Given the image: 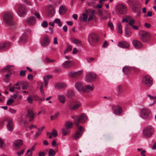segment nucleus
<instances>
[{"instance_id": "f257e3e1", "label": "nucleus", "mask_w": 156, "mask_h": 156, "mask_svg": "<svg viewBox=\"0 0 156 156\" xmlns=\"http://www.w3.org/2000/svg\"><path fill=\"white\" fill-rule=\"evenodd\" d=\"M154 128L150 125L146 126L143 130V135L145 138L150 137L154 134Z\"/></svg>"}, {"instance_id": "f03ea898", "label": "nucleus", "mask_w": 156, "mask_h": 156, "mask_svg": "<svg viewBox=\"0 0 156 156\" xmlns=\"http://www.w3.org/2000/svg\"><path fill=\"white\" fill-rule=\"evenodd\" d=\"M140 115L143 119H148L151 118L152 114L149 109L147 108H143L140 110Z\"/></svg>"}, {"instance_id": "7ed1b4c3", "label": "nucleus", "mask_w": 156, "mask_h": 156, "mask_svg": "<svg viewBox=\"0 0 156 156\" xmlns=\"http://www.w3.org/2000/svg\"><path fill=\"white\" fill-rule=\"evenodd\" d=\"M13 15L11 12H7L5 13L3 16L4 21L6 23L12 25L13 23Z\"/></svg>"}, {"instance_id": "20e7f679", "label": "nucleus", "mask_w": 156, "mask_h": 156, "mask_svg": "<svg viewBox=\"0 0 156 156\" xmlns=\"http://www.w3.org/2000/svg\"><path fill=\"white\" fill-rule=\"evenodd\" d=\"M65 58L67 60L64 61L62 64V67L63 68H68L72 67L74 65V62L72 60V57L71 56H66Z\"/></svg>"}, {"instance_id": "39448f33", "label": "nucleus", "mask_w": 156, "mask_h": 156, "mask_svg": "<svg viewBox=\"0 0 156 156\" xmlns=\"http://www.w3.org/2000/svg\"><path fill=\"white\" fill-rule=\"evenodd\" d=\"M98 40V35L95 33H92L89 35L88 40L89 43L92 45H94Z\"/></svg>"}, {"instance_id": "423d86ee", "label": "nucleus", "mask_w": 156, "mask_h": 156, "mask_svg": "<svg viewBox=\"0 0 156 156\" xmlns=\"http://www.w3.org/2000/svg\"><path fill=\"white\" fill-rule=\"evenodd\" d=\"M116 10L117 13L119 15H124L126 14L127 12L126 7L122 3H119L117 5Z\"/></svg>"}, {"instance_id": "0eeeda50", "label": "nucleus", "mask_w": 156, "mask_h": 156, "mask_svg": "<svg viewBox=\"0 0 156 156\" xmlns=\"http://www.w3.org/2000/svg\"><path fill=\"white\" fill-rule=\"evenodd\" d=\"M139 35L140 39L145 42L148 41L151 37V35L149 32L144 30L140 31Z\"/></svg>"}, {"instance_id": "6e6552de", "label": "nucleus", "mask_w": 156, "mask_h": 156, "mask_svg": "<svg viewBox=\"0 0 156 156\" xmlns=\"http://www.w3.org/2000/svg\"><path fill=\"white\" fill-rule=\"evenodd\" d=\"M74 120V123L78 127L79 122L83 123L87 121V118L86 115L84 114H81L80 116H75L72 117Z\"/></svg>"}, {"instance_id": "1a4fd4ad", "label": "nucleus", "mask_w": 156, "mask_h": 156, "mask_svg": "<svg viewBox=\"0 0 156 156\" xmlns=\"http://www.w3.org/2000/svg\"><path fill=\"white\" fill-rule=\"evenodd\" d=\"M69 108L73 110L78 109L81 106V103L78 101H74L69 103L68 105Z\"/></svg>"}, {"instance_id": "9d476101", "label": "nucleus", "mask_w": 156, "mask_h": 156, "mask_svg": "<svg viewBox=\"0 0 156 156\" xmlns=\"http://www.w3.org/2000/svg\"><path fill=\"white\" fill-rule=\"evenodd\" d=\"M3 123H6V126L9 131L13 130L14 127L13 122L10 119L8 118H5L3 121Z\"/></svg>"}, {"instance_id": "9b49d317", "label": "nucleus", "mask_w": 156, "mask_h": 156, "mask_svg": "<svg viewBox=\"0 0 156 156\" xmlns=\"http://www.w3.org/2000/svg\"><path fill=\"white\" fill-rule=\"evenodd\" d=\"M84 131V129L82 126H79L76 132L73 136V138L76 140L80 138Z\"/></svg>"}, {"instance_id": "f8f14e48", "label": "nucleus", "mask_w": 156, "mask_h": 156, "mask_svg": "<svg viewBox=\"0 0 156 156\" xmlns=\"http://www.w3.org/2000/svg\"><path fill=\"white\" fill-rule=\"evenodd\" d=\"M27 10L26 8L22 5L19 6L17 11V13L20 16H23L26 14Z\"/></svg>"}, {"instance_id": "ddd939ff", "label": "nucleus", "mask_w": 156, "mask_h": 156, "mask_svg": "<svg viewBox=\"0 0 156 156\" xmlns=\"http://www.w3.org/2000/svg\"><path fill=\"white\" fill-rule=\"evenodd\" d=\"M96 75L93 72H89L87 73L86 77V81L89 82L93 81L96 78Z\"/></svg>"}, {"instance_id": "4468645a", "label": "nucleus", "mask_w": 156, "mask_h": 156, "mask_svg": "<svg viewBox=\"0 0 156 156\" xmlns=\"http://www.w3.org/2000/svg\"><path fill=\"white\" fill-rule=\"evenodd\" d=\"M23 144V140L21 139H17L14 141L13 144V148L16 149L20 148Z\"/></svg>"}, {"instance_id": "2eb2a0df", "label": "nucleus", "mask_w": 156, "mask_h": 156, "mask_svg": "<svg viewBox=\"0 0 156 156\" xmlns=\"http://www.w3.org/2000/svg\"><path fill=\"white\" fill-rule=\"evenodd\" d=\"M94 85L91 84L83 86V92L85 93H90L93 91L94 89Z\"/></svg>"}, {"instance_id": "dca6fc26", "label": "nucleus", "mask_w": 156, "mask_h": 156, "mask_svg": "<svg viewBox=\"0 0 156 156\" xmlns=\"http://www.w3.org/2000/svg\"><path fill=\"white\" fill-rule=\"evenodd\" d=\"M143 81L148 86H150L153 84L152 78L148 75L145 76L144 77Z\"/></svg>"}, {"instance_id": "f3484780", "label": "nucleus", "mask_w": 156, "mask_h": 156, "mask_svg": "<svg viewBox=\"0 0 156 156\" xmlns=\"http://www.w3.org/2000/svg\"><path fill=\"white\" fill-rule=\"evenodd\" d=\"M27 35L25 32L20 37L19 42L20 44H24L27 41Z\"/></svg>"}, {"instance_id": "a211bd4d", "label": "nucleus", "mask_w": 156, "mask_h": 156, "mask_svg": "<svg viewBox=\"0 0 156 156\" xmlns=\"http://www.w3.org/2000/svg\"><path fill=\"white\" fill-rule=\"evenodd\" d=\"M132 44L134 47L136 49H140L143 46L142 43L140 41L136 40H134L133 41Z\"/></svg>"}, {"instance_id": "6ab92c4d", "label": "nucleus", "mask_w": 156, "mask_h": 156, "mask_svg": "<svg viewBox=\"0 0 156 156\" xmlns=\"http://www.w3.org/2000/svg\"><path fill=\"white\" fill-rule=\"evenodd\" d=\"M114 113L116 115H120L122 112V108L119 106H114L112 107Z\"/></svg>"}, {"instance_id": "aec40b11", "label": "nucleus", "mask_w": 156, "mask_h": 156, "mask_svg": "<svg viewBox=\"0 0 156 156\" xmlns=\"http://www.w3.org/2000/svg\"><path fill=\"white\" fill-rule=\"evenodd\" d=\"M49 37L48 36H45L41 41V45L43 47H46L49 44Z\"/></svg>"}, {"instance_id": "412c9836", "label": "nucleus", "mask_w": 156, "mask_h": 156, "mask_svg": "<svg viewBox=\"0 0 156 156\" xmlns=\"http://www.w3.org/2000/svg\"><path fill=\"white\" fill-rule=\"evenodd\" d=\"M10 44L8 41L0 43V50L7 48L10 46Z\"/></svg>"}, {"instance_id": "4be33fe9", "label": "nucleus", "mask_w": 156, "mask_h": 156, "mask_svg": "<svg viewBox=\"0 0 156 156\" xmlns=\"http://www.w3.org/2000/svg\"><path fill=\"white\" fill-rule=\"evenodd\" d=\"M75 87L78 91H83V86L82 83L80 82H77L75 84Z\"/></svg>"}, {"instance_id": "5701e85b", "label": "nucleus", "mask_w": 156, "mask_h": 156, "mask_svg": "<svg viewBox=\"0 0 156 156\" xmlns=\"http://www.w3.org/2000/svg\"><path fill=\"white\" fill-rule=\"evenodd\" d=\"M69 40L72 43L75 44L81 45L82 44V42L80 40L74 37L70 38Z\"/></svg>"}, {"instance_id": "b1692460", "label": "nucleus", "mask_w": 156, "mask_h": 156, "mask_svg": "<svg viewBox=\"0 0 156 156\" xmlns=\"http://www.w3.org/2000/svg\"><path fill=\"white\" fill-rule=\"evenodd\" d=\"M27 22L30 25H33L36 23V19L34 17H31L26 20Z\"/></svg>"}, {"instance_id": "393cba45", "label": "nucleus", "mask_w": 156, "mask_h": 156, "mask_svg": "<svg viewBox=\"0 0 156 156\" xmlns=\"http://www.w3.org/2000/svg\"><path fill=\"white\" fill-rule=\"evenodd\" d=\"M118 46L122 48H127L129 47V45L126 41H120L119 42Z\"/></svg>"}, {"instance_id": "a878e982", "label": "nucleus", "mask_w": 156, "mask_h": 156, "mask_svg": "<svg viewBox=\"0 0 156 156\" xmlns=\"http://www.w3.org/2000/svg\"><path fill=\"white\" fill-rule=\"evenodd\" d=\"M38 86L40 87V90L42 98H44L45 95L44 90L43 89V83L41 81H38L37 82Z\"/></svg>"}, {"instance_id": "bb28decb", "label": "nucleus", "mask_w": 156, "mask_h": 156, "mask_svg": "<svg viewBox=\"0 0 156 156\" xmlns=\"http://www.w3.org/2000/svg\"><path fill=\"white\" fill-rule=\"evenodd\" d=\"M48 9L51 15L52 16L54 15L55 12V5L52 4L49 5H48Z\"/></svg>"}, {"instance_id": "cd10ccee", "label": "nucleus", "mask_w": 156, "mask_h": 156, "mask_svg": "<svg viewBox=\"0 0 156 156\" xmlns=\"http://www.w3.org/2000/svg\"><path fill=\"white\" fill-rule=\"evenodd\" d=\"M99 13L101 18L104 20L107 19L108 16V15L110 14V13H108L107 11H105L104 14L106 15L107 16H104L102 12L100 10L99 11Z\"/></svg>"}, {"instance_id": "c85d7f7f", "label": "nucleus", "mask_w": 156, "mask_h": 156, "mask_svg": "<svg viewBox=\"0 0 156 156\" xmlns=\"http://www.w3.org/2000/svg\"><path fill=\"white\" fill-rule=\"evenodd\" d=\"M66 11L67 9L66 7L64 6L61 5L59 8V14L61 15H63L66 12Z\"/></svg>"}, {"instance_id": "c756f323", "label": "nucleus", "mask_w": 156, "mask_h": 156, "mask_svg": "<svg viewBox=\"0 0 156 156\" xmlns=\"http://www.w3.org/2000/svg\"><path fill=\"white\" fill-rule=\"evenodd\" d=\"M35 146L34 145L29 149L26 153L27 156H32L33 152L35 150Z\"/></svg>"}, {"instance_id": "7c9ffc66", "label": "nucleus", "mask_w": 156, "mask_h": 156, "mask_svg": "<svg viewBox=\"0 0 156 156\" xmlns=\"http://www.w3.org/2000/svg\"><path fill=\"white\" fill-rule=\"evenodd\" d=\"M66 86V84L64 83H59L55 85V87L58 89H62L65 87Z\"/></svg>"}, {"instance_id": "2f4dec72", "label": "nucleus", "mask_w": 156, "mask_h": 156, "mask_svg": "<svg viewBox=\"0 0 156 156\" xmlns=\"http://www.w3.org/2000/svg\"><path fill=\"white\" fill-rule=\"evenodd\" d=\"M58 99L59 101L62 103H64L66 98L65 96L63 95H58Z\"/></svg>"}, {"instance_id": "473e14b6", "label": "nucleus", "mask_w": 156, "mask_h": 156, "mask_svg": "<svg viewBox=\"0 0 156 156\" xmlns=\"http://www.w3.org/2000/svg\"><path fill=\"white\" fill-rule=\"evenodd\" d=\"M131 67L129 66H125L123 68L122 71L125 74L128 75L130 72Z\"/></svg>"}, {"instance_id": "72a5a7b5", "label": "nucleus", "mask_w": 156, "mask_h": 156, "mask_svg": "<svg viewBox=\"0 0 156 156\" xmlns=\"http://www.w3.org/2000/svg\"><path fill=\"white\" fill-rule=\"evenodd\" d=\"M88 18V15L86 13H83L82 14V16H80L79 17L80 20L81 21L82 20L84 22H86L87 21Z\"/></svg>"}, {"instance_id": "f704fd0d", "label": "nucleus", "mask_w": 156, "mask_h": 156, "mask_svg": "<svg viewBox=\"0 0 156 156\" xmlns=\"http://www.w3.org/2000/svg\"><path fill=\"white\" fill-rule=\"evenodd\" d=\"M75 95L74 92L73 90H69L67 92L66 95L69 98H72Z\"/></svg>"}, {"instance_id": "c9c22d12", "label": "nucleus", "mask_w": 156, "mask_h": 156, "mask_svg": "<svg viewBox=\"0 0 156 156\" xmlns=\"http://www.w3.org/2000/svg\"><path fill=\"white\" fill-rule=\"evenodd\" d=\"M117 27L119 33L122 34V27L120 23H118L117 24Z\"/></svg>"}, {"instance_id": "e433bc0d", "label": "nucleus", "mask_w": 156, "mask_h": 156, "mask_svg": "<svg viewBox=\"0 0 156 156\" xmlns=\"http://www.w3.org/2000/svg\"><path fill=\"white\" fill-rule=\"evenodd\" d=\"M12 66L11 67H12ZM11 66H7L5 67L4 69H2V71L3 72L4 71V70L6 71V70H8V71L11 74H12V73L11 72V71H12V69H10Z\"/></svg>"}, {"instance_id": "4c0bfd02", "label": "nucleus", "mask_w": 156, "mask_h": 156, "mask_svg": "<svg viewBox=\"0 0 156 156\" xmlns=\"http://www.w3.org/2000/svg\"><path fill=\"white\" fill-rule=\"evenodd\" d=\"M73 126L72 123L70 121L66 122L65 124V126L67 129L71 128Z\"/></svg>"}, {"instance_id": "58836bf2", "label": "nucleus", "mask_w": 156, "mask_h": 156, "mask_svg": "<svg viewBox=\"0 0 156 156\" xmlns=\"http://www.w3.org/2000/svg\"><path fill=\"white\" fill-rule=\"evenodd\" d=\"M55 154V151L52 149H50L48 151V156H54Z\"/></svg>"}, {"instance_id": "ea45409f", "label": "nucleus", "mask_w": 156, "mask_h": 156, "mask_svg": "<svg viewBox=\"0 0 156 156\" xmlns=\"http://www.w3.org/2000/svg\"><path fill=\"white\" fill-rule=\"evenodd\" d=\"M131 34V31L130 30L126 28L125 29V36L126 37H129Z\"/></svg>"}, {"instance_id": "a19ab883", "label": "nucleus", "mask_w": 156, "mask_h": 156, "mask_svg": "<svg viewBox=\"0 0 156 156\" xmlns=\"http://www.w3.org/2000/svg\"><path fill=\"white\" fill-rule=\"evenodd\" d=\"M72 46L71 45H68L66 49L64 51V54H65L67 52H68L71 50L72 49Z\"/></svg>"}, {"instance_id": "79ce46f5", "label": "nucleus", "mask_w": 156, "mask_h": 156, "mask_svg": "<svg viewBox=\"0 0 156 156\" xmlns=\"http://www.w3.org/2000/svg\"><path fill=\"white\" fill-rule=\"evenodd\" d=\"M68 75L69 77H75V72L73 71L69 72L68 73Z\"/></svg>"}, {"instance_id": "37998d69", "label": "nucleus", "mask_w": 156, "mask_h": 156, "mask_svg": "<svg viewBox=\"0 0 156 156\" xmlns=\"http://www.w3.org/2000/svg\"><path fill=\"white\" fill-rule=\"evenodd\" d=\"M62 136H66L69 133V131L65 129H63L62 130Z\"/></svg>"}, {"instance_id": "c03bdc74", "label": "nucleus", "mask_w": 156, "mask_h": 156, "mask_svg": "<svg viewBox=\"0 0 156 156\" xmlns=\"http://www.w3.org/2000/svg\"><path fill=\"white\" fill-rule=\"evenodd\" d=\"M24 151L23 149L17 151L16 153V156H21L24 153Z\"/></svg>"}, {"instance_id": "a18cd8bd", "label": "nucleus", "mask_w": 156, "mask_h": 156, "mask_svg": "<svg viewBox=\"0 0 156 156\" xmlns=\"http://www.w3.org/2000/svg\"><path fill=\"white\" fill-rule=\"evenodd\" d=\"M148 96L151 99L154 100L153 103L151 104L150 105H152L154 104L156 102V97H154L150 95H148Z\"/></svg>"}, {"instance_id": "49530a36", "label": "nucleus", "mask_w": 156, "mask_h": 156, "mask_svg": "<svg viewBox=\"0 0 156 156\" xmlns=\"http://www.w3.org/2000/svg\"><path fill=\"white\" fill-rule=\"evenodd\" d=\"M34 114L33 113V111L31 110H29L28 111V113L27 116L28 117H30L34 116Z\"/></svg>"}, {"instance_id": "de8ad7c7", "label": "nucleus", "mask_w": 156, "mask_h": 156, "mask_svg": "<svg viewBox=\"0 0 156 156\" xmlns=\"http://www.w3.org/2000/svg\"><path fill=\"white\" fill-rule=\"evenodd\" d=\"M54 23H57L58 24V26H61L62 24L61 23V22L59 19L58 18L55 19L54 20Z\"/></svg>"}, {"instance_id": "09e8293b", "label": "nucleus", "mask_w": 156, "mask_h": 156, "mask_svg": "<svg viewBox=\"0 0 156 156\" xmlns=\"http://www.w3.org/2000/svg\"><path fill=\"white\" fill-rule=\"evenodd\" d=\"M83 73L82 70L75 72V77H78L82 75Z\"/></svg>"}, {"instance_id": "8fccbe9b", "label": "nucleus", "mask_w": 156, "mask_h": 156, "mask_svg": "<svg viewBox=\"0 0 156 156\" xmlns=\"http://www.w3.org/2000/svg\"><path fill=\"white\" fill-rule=\"evenodd\" d=\"M27 101L29 103H32L33 102V99L30 95L28 96L26 99Z\"/></svg>"}, {"instance_id": "3c124183", "label": "nucleus", "mask_w": 156, "mask_h": 156, "mask_svg": "<svg viewBox=\"0 0 156 156\" xmlns=\"http://www.w3.org/2000/svg\"><path fill=\"white\" fill-rule=\"evenodd\" d=\"M41 133V131H40V129H38V131L35 134L34 137L35 138L37 137Z\"/></svg>"}, {"instance_id": "603ef678", "label": "nucleus", "mask_w": 156, "mask_h": 156, "mask_svg": "<svg viewBox=\"0 0 156 156\" xmlns=\"http://www.w3.org/2000/svg\"><path fill=\"white\" fill-rule=\"evenodd\" d=\"M122 85H119L117 87V91L118 93H120L122 91Z\"/></svg>"}, {"instance_id": "864d4df0", "label": "nucleus", "mask_w": 156, "mask_h": 156, "mask_svg": "<svg viewBox=\"0 0 156 156\" xmlns=\"http://www.w3.org/2000/svg\"><path fill=\"white\" fill-rule=\"evenodd\" d=\"M4 141L3 139L0 137V147L3 148L4 147Z\"/></svg>"}, {"instance_id": "5fc2aeb1", "label": "nucleus", "mask_w": 156, "mask_h": 156, "mask_svg": "<svg viewBox=\"0 0 156 156\" xmlns=\"http://www.w3.org/2000/svg\"><path fill=\"white\" fill-rule=\"evenodd\" d=\"M50 76H45L44 78V82H48V80L51 77Z\"/></svg>"}, {"instance_id": "6e6d98bb", "label": "nucleus", "mask_w": 156, "mask_h": 156, "mask_svg": "<svg viewBox=\"0 0 156 156\" xmlns=\"http://www.w3.org/2000/svg\"><path fill=\"white\" fill-rule=\"evenodd\" d=\"M52 136H53L54 137H56L57 136V131L56 129H53L52 133Z\"/></svg>"}, {"instance_id": "4d7b16f0", "label": "nucleus", "mask_w": 156, "mask_h": 156, "mask_svg": "<svg viewBox=\"0 0 156 156\" xmlns=\"http://www.w3.org/2000/svg\"><path fill=\"white\" fill-rule=\"evenodd\" d=\"M48 25V23L46 21H44L41 24V26L43 27H47Z\"/></svg>"}, {"instance_id": "13d9d810", "label": "nucleus", "mask_w": 156, "mask_h": 156, "mask_svg": "<svg viewBox=\"0 0 156 156\" xmlns=\"http://www.w3.org/2000/svg\"><path fill=\"white\" fill-rule=\"evenodd\" d=\"M152 15V12L151 11H149L147 12V15H144V17H151Z\"/></svg>"}, {"instance_id": "bf43d9fd", "label": "nucleus", "mask_w": 156, "mask_h": 156, "mask_svg": "<svg viewBox=\"0 0 156 156\" xmlns=\"http://www.w3.org/2000/svg\"><path fill=\"white\" fill-rule=\"evenodd\" d=\"M13 101V100L12 99H9L7 102V105H11Z\"/></svg>"}, {"instance_id": "052dcab7", "label": "nucleus", "mask_w": 156, "mask_h": 156, "mask_svg": "<svg viewBox=\"0 0 156 156\" xmlns=\"http://www.w3.org/2000/svg\"><path fill=\"white\" fill-rule=\"evenodd\" d=\"M9 112L12 114H15L16 112V110L12 108H10L9 110Z\"/></svg>"}, {"instance_id": "680f3d73", "label": "nucleus", "mask_w": 156, "mask_h": 156, "mask_svg": "<svg viewBox=\"0 0 156 156\" xmlns=\"http://www.w3.org/2000/svg\"><path fill=\"white\" fill-rule=\"evenodd\" d=\"M134 23H135V22L133 20L130 19V20H129V24L130 25L132 26L133 25Z\"/></svg>"}, {"instance_id": "e2e57ef3", "label": "nucleus", "mask_w": 156, "mask_h": 156, "mask_svg": "<svg viewBox=\"0 0 156 156\" xmlns=\"http://www.w3.org/2000/svg\"><path fill=\"white\" fill-rule=\"evenodd\" d=\"M46 135L47 137H48L49 139H51L52 138V133H51L47 132L46 133Z\"/></svg>"}, {"instance_id": "0e129e2a", "label": "nucleus", "mask_w": 156, "mask_h": 156, "mask_svg": "<svg viewBox=\"0 0 156 156\" xmlns=\"http://www.w3.org/2000/svg\"><path fill=\"white\" fill-rule=\"evenodd\" d=\"M45 153L44 152L40 151L38 153L39 156H44Z\"/></svg>"}, {"instance_id": "69168bd1", "label": "nucleus", "mask_w": 156, "mask_h": 156, "mask_svg": "<svg viewBox=\"0 0 156 156\" xmlns=\"http://www.w3.org/2000/svg\"><path fill=\"white\" fill-rule=\"evenodd\" d=\"M34 100L37 101L39 99V97L37 95H35L33 96Z\"/></svg>"}, {"instance_id": "338daca9", "label": "nucleus", "mask_w": 156, "mask_h": 156, "mask_svg": "<svg viewBox=\"0 0 156 156\" xmlns=\"http://www.w3.org/2000/svg\"><path fill=\"white\" fill-rule=\"evenodd\" d=\"M78 51V50L76 48H74L73 49V54H75Z\"/></svg>"}, {"instance_id": "774afa93", "label": "nucleus", "mask_w": 156, "mask_h": 156, "mask_svg": "<svg viewBox=\"0 0 156 156\" xmlns=\"http://www.w3.org/2000/svg\"><path fill=\"white\" fill-rule=\"evenodd\" d=\"M87 59L88 62H90L94 61V58H87Z\"/></svg>"}]
</instances>
